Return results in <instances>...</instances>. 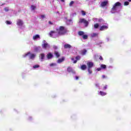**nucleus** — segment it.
<instances>
[{"label":"nucleus","mask_w":131,"mask_h":131,"mask_svg":"<svg viewBox=\"0 0 131 131\" xmlns=\"http://www.w3.org/2000/svg\"><path fill=\"white\" fill-rule=\"evenodd\" d=\"M56 31L58 35H64L67 33V29L64 26H60L59 29H56Z\"/></svg>","instance_id":"obj_1"},{"label":"nucleus","mask_w":131,"mask_h":131,"mask_svg":"<svg viewBox=\"0 0 131 131\" xmlns=\"http://www.w3.org/2000/svg\"><path fill=\"white\" fill-rule=\"evenodd\" d=\"M118 7H121V3H120V2H116L114 6L113 7V8L111 9V13H112V14H114L117 8H118Z\"/></svg>","instance_id":"obj_2"},{"label":"nucleus","mask_w":131,"mask_h":131,"mask_svg":"<svg viewBox=\"0 0 131 131\" xmlns=\"http://www.w3.org/2000/svg\"><path fill=\"white\" fill-rule=\"evenodd\" d=\"M79 23H83L85 25V27H88V26H89V21L84 18H80L79 19Z\"/></svg>","instance_id":"obj_3"},{"label":"nucleus","mask_w":131,"mask_h":131,"mask_svg":"<svg viewBox=\"0 0 131 131\" xmlns=\"http://www.w3.org/2000/svg\"><path fill=\"white\" fill-rule=\"evenodd\" d=\"M29 55H30L29 56V58L31 59H33L34 58H35V54H31L30 52H28L25 55H24V57L25 58V57H27Z\"/></svg>","instance_id":"obj_4"},{"label":"nucleus","mask_w":131,"mask_h":131,"mask_svg":"<svg viewBox=\"0 0 131 131\" xmlns=\"http://www.w3.org/2000/svg\"><path fill=\"white\" fill-rule=\"evenodd\" d=\"M81 58V57H80V56L78 55V56H76V57H75L76 60H74V57H72L71 60H72V61H73L74 64H76L77 63V61H79V60H80Z\"/></svg>","instance_id":"obj_5"},{"label":"nucleus","mask_w":131,"mask_h":131,"mask_svg":"<svg viewBox=\"0 0 131 131\" xmlns=\"http://www.w3.org/2000/svg\"><path fill=\"white\" fill-rule=\"evenodd\" d=\"M43 43L42 45V49H47V48H49L50 46L49 44L47 42L46 40L43 41Z\"/></svg>","instance_id":"obj_6"},{"label":"nucleus","mask_w":131,"mask_h":131,"mask_svg":"<svg viewBox=\"0 0 131 131\" xmlns=\"http://www.w3.org/2000/svg\"><path fill=\"white\" fill-rule=\"evenodd\" d=\"M67 71L69 73H73L74 74H75V71H73V69H72L71 67H68L67 68Z\"/></svg>","instance_id":"obj_7"},{"label":"nucleus","mask_w":131,"mask_h":131,"mask_svg":"<svg viewBox=\"0 0 131 131\" xmlns=\"http://www.w3.org/2000/svg\"><path fill=\"white\" fill-rule=\"evenodd\" d=\"M108 4V1H104L103 2H101L100 4V7L102 8H104V7H106L107 5Z\"/></svg>","instance_id":"obj_8"},{"label":"nucleus","mask_w":131,"mask_h":131,"mask_svg":"<svg viewBox=\"0 0 131 131\" xmlns=\"http://www.w3.org/2000/svg\"><path fill=\"white\" fill-rule=\"evenodd\" d=\"M65 61V57H62L61 58H59L57 60V62L58 64L62 63V62H64Z\"/></svg>","instance_id":"obj_9"},{"label":"nucleus","mask_w":131,"mask_h":131,"mask_svg":"<svg viewBox=\"0 0 131 131\" xmlns=\"http://www.w3.org/2000/svg\"><path fill=\"white\" fill-rule=\"evenodd\" d=\"M55 33H56V31H51L49 32V35H50V37H55Z\"/></svg>","instance_id":"obj_10"},{"label":"nucleus","mask_w":131,"mask_h":131,"mask_svg":"<svg viewBox=\"0 0 131 131\" xmlns=\"http://www.w3.org/2000/svg\"><path fill=\"white\" fill-rule=\"evenodd\" d=\"M105 29H108V26H102L100 27L99 30L100 31H103V30H105Z\"/></svg>","instance_id":"obj_11"},{"label":"nucleus","mask_w":131,"mask_h":131,"mask_svg":"<svg viewBox=\"0 0 131 131\" xmlns=\"http://www.w3.org/2000/svg\"><path fill=\"white\" fill-rule=\"evenodd\" d=\"M87 65L88 66L89 69H91V68H92V67H94V63L91 61L88 62Z\"/></svg>","instance_id":"obj_12"},{"label":"nucleus","mask_w":131,"mask_h":131,"mask_svg":"<svg viewBox=\"0 0 131 131\" xmlns=\"http://www.w3.org/2000/svg\"><path fill=\"white\" fill-rule=\"evenodd\" d=\"M54 54L56 58H59L60 56H61V55L60 54V53L57 51H54Z\"/></svg>","instance_id":"obj_13"},{"label":"nucleus","mask_w":131,"mask_h":131,"mask_svg":"<svg viewBox=\"0 0 131 131\" xmlns=\"http://www.w3.org/2000/svg\"><path fill=\"white\" fill-rule=\"evenodd\" d=\"M86 52H88V51L86 49H83L80 51V54L82 55V56H84V55L86 54Z\"/></svg>","instance_id":"obj_14"},{"label":"nucleus","mask_w":131,"mask_h":131,"mask_svg":"<svg viewBox=\"0 0 131 131\" xmlns=\"http://www.w3.org/2000/svg\"><path fill=\"white\" fill-rule=\"evenodd\" d=\"M17 24L18 26H22L23 25V21L21 19H18L17 21Z\"/></svg>","instance_id":"obj_15"},{"label":"nucleus","mask_w":131,"mask_h":131,"mask_svg":"<svg viewBox=\"0 0 131 131\" xmlns=\"http://www.w3.org/2000/svg\"><path fill=\"white\" fill-rule=\"evenodd\" d=\"M63 47H64V49H71V48H72L71 45H70L69 44H67V43L65 44Z\"/></svg>","instance_id":"obj_16"},{"label":"nucleus","mask_w":131,"mask_h":131,"mask_svg":"<svg viewBox=\"0 0 131 131\" xmlns=\"http://www.w3.org/2000/svg\"><path fill=\"white\" fill-rule=\"evenodd\" d=\"M53 58V54L51 53H49L47 54V59H50Z\"/></svg>","instance_id":"obj_17"},{"label":"nucleus","mask_w":131,"mask_h":131,"mask_svg":"<svg viewBox=\"0 0 131 131\" xmlns=\"http://www.w3.org/2000/svg\"><path fill=\"white\" fill-rule=\"evenodd\" d=\"M37 38H40L39 35H35L33 36V39H34V40H35V39H37Z\"/></svg>","instance_id":"obj_18"},{"label":"nucleus","mask_w":131,"mask_h":131,"mask_svg":"<svg viewBox=\"0 0 131 131\" xmlns=\"http://www.w3.org/2000/svg\"><path fill=\"white\" fill-rule=\"evenodd\" d=\"M81 70H85V69H86V65L82 64L81 66Z\"/></svg>","instance_id":"obj_19"},{"label":"nucleus","mask_w":131,"mask_h":131,"mask_svg":"<svg viewBox=\"0 0 131 131\" xmlns=\"http://www.w3.org/2000/svg\"><path fill=\"white\" fill-rule=\"evenodd\" d=\"M78 35L80 36H83L84 35V32H83V31H80L78 32Z\"/></svg>","instance_id":"obj_20"},{"label":"nucleus","mask_w":131,"mask_h":131,"mask_svg":"<svg viewBox=\"0 0 131 131\" xmlns=\"http://www.w3.org/2000/svg\"><path fill=\"white\" fill-rule=\"evenodd\" d=\"M99 94L102 96H106L107 95V93L102 92V91H100Z\"/></svg>","instance_id":"obj_21"},{"label":"nucleus","mask_w":131,"mask_h":131,"mask_svg":"<svg viewBox=\"0 0 131 131\" xmlns=\"http://www.w3.org/2000/svg\"><path fill=\"white\" fill-rule=\"evenodd\" d=\"M99 26H100L99 24L96 23V24H94V28H95V29H97V28H99Z\"/></svg>","instance_id":"obj_22"},{"label":"nucleus","mask_w":131,"mask_h":131,"mask_svg":"<svg viewBox=\"0 0 131 131\" xmlns=\"http://www.w3.org/2000/svg\"><path fill=\"white\" fill-rule=\"evenodd\" d=\"M100 68L101 69H106V66L105 64H101Z\"/></svg>","instance_id":"obj_23"},{"label":"nucleus","mask_w":131,"mask_h":131,"mask_svg":"<svg viewBox=\"0 0 131 131\" xmlns=\"http://www.w3.org/2000/svg\"><path fill=\"white\" fill-rule=\"evenodd\" d=\"M31 8L32 11H34V10L36 9V6H35L34 5H31Z\"/></svg>","instance_id":"obj_24"},{"label":"nucleus","mask_w":131,"mask_h":131,"mask_svg":"<svg viewBox=\"0 0 131 131\" xmlns=\"http://www.w3.org/2000/svg\"><path fill=\"white\" fill-rule=\"evenodd\" d=\"M40 56L41 60H43V59H45V54L43 53L41 54Z\"/></svg>","instance_id":"obj_25"},{"label":"nucleus","mask_w":131,"mask_h":131,"mask_svg":"<svg viewBox=\"0 0 131 131\" xmlns=\"http://www.w3.org/2000/svg\"><path fill=\"white\" fill-rule=\"evenodd\" d=\"M82 38L84 39H88V35H84L82 36Z\"/></svg>","instance_id":"obj_26"},{"label":"nucleus","mask_w":131,"mask_h":131,"mask_svg":"<svg viewBox=\"0 0 131 131\" xmlns=\"http://www.w3.org/2000/svg\"><path fill=\"white\" fill-rule=\"evenodd\" d=\"M39 65H38V64H36V65L34 66L33 67V68H34V69H36V68H39Z\"/></svg>","instance_id":"obj_27"},{"label":"nucleus","mask_w":131,"mask_h":131,"mask_svg":"<svg viewBox=\"0 0 131 131\" xmlns=\"http://www.w3.org/2000/svg\"><path fill=\"white\" fill-rule=\"evenodd\" d=\"M129 5V2H125L124 3V6H128Z\"/></svg>","instance_id":"obj_28"},{"label":"nucleus","mask_w":131,"mask_h":131,"mask_svg":"<svg viewBox=\"0 0 131 131\" xmlns=\"http://www.w3.org/2000/svg\"><path fill=\"white\" fill-rule=\"evenodd\" d=\"M73 4H74V1H71L69 4L70 7H72Z\"/></svg>","instance_id":"obj_29"},{"label":"nucleus","mask_w":131,"mask_h":131,"mask_svg":"<svg viewBox=\"0 0 131 131\" xmlns=\"http://www.w3.org/2000/svg\"><path fill=\"white\" fill-rule=\"evenodd\" d=\"M81 14H82V15L83 16H85L86 13L84 11L82 10V11H81Z\"/></svg>","instance_id":"obj_30"},{"label":"nucleus","mask_w":131,"mask_h":131,"mask_svg":"<svg viewBox=\"0 0 131 131\" xmlns=\"http://www.w3.org/2000/svg\"><path fill=\"white\" fill-rule=\"evenodd\" d=\"M6 24H7L8 25H11V24H12V23H11V21H10L7 20Z\"/></svg>","instance_id":"obj_31"},{"label":"nucleus","mask_w":131,"mask_h":131,"mask_svg":"<svg viewBox=\"0 0 131 131\" xmlns=\"http://www.w3.org/2000/svg\"><path fill=\"white\" fill-rule=\"evenodd\" d=\"M88 72L90 74H92V73H93V71L91 70V69H89V68H88Z\"/></svg>","instance_id":"obj_32"},{"label":"nucleus","mask_w":131,"mask_h":131,"mask_svg":"<svg viewBox=\"0 0 131 131\" xmlns=\"http://www.w3.org/2000/svg\"><path fill=\"white\" fill-rule=\"evenodd\" d=\"M4 10L5 12H9V8L7 7L5 8Z\"/></svg>","instance_id":"obj_33"},{"label":"nucleus","mask_w":131,"mask_h":131,"mask_svg":"<svg viewBox=\"0 0 131 131\" xmlns=\"http://www.w3.org/2000/svg\"><path fill=\"white\" fill-rule=\"evenodd\" d=\"M92 36L95 37V36H98V34L94 33L93 34Z\"/></svg>","instance_id":"obj_34"},{"label":"nucleus","mask_w":131,"mask_h":131,"mask_svg":"<svg viewBox=\"0 0 131 131\" xmlns=\"http://www.w3.org/2000/svg\"><path fill=\"white\" fill-rule=\"evenodd\" d=\"M50 66L51 67H52V66H56V63H51V64H50Z\"/></svg>","instance_id":"obj_35"},{"label":"nucleus","mask_w":131,"mask_h":131,"mask_svg":"<svg viewBox=\"0 0 131 131\" xmlns=\"http://www.w3.org/2000/svg\"><path fill=\"white\" fill-rule=\"evenodd\" d=\"M97 71H101L102 70V69L100 68H98L97 69Z\"/></svg>","instance_id":"obj_36"},{"label":"nucleus","mask_w":131,"mask_h":131,"mask_svg":"<svg viewBox=\"0 0 131 131\" xmlns=\"http://www.w3.org/2000/svg\"><path fill=\"white\" fill-rule=\"evenodd\" d=\"M38 49H39L38 47H36V48H35V51L36 52H37L38 51Z\"/></svg>","instance_id":"obj_37"},{"label":"nucleus","mask_w":131,"mask_h":131,"mask_svg":"<svg viewBox=\"0 0 131 131\" xmlns=\"http://www.w3.org/2000/svg\"><path fill=\"white\" fill-rule=\"evenodd\" d=\"M41 18L43 19V18H46V16L45 15H41Z\"/></svg>","instance_id":"obj_38"},{"label":"nucleus","mask_w":131,"mask_h":131,"mask_svg":"<svg viewBox=\"0 0 131 131\" xmlns=\"http://www.w3.org/2000/svg\"><path fill=\"white\" fill-rule=\"evenodd\" d=\"M48 23H49V24H50V25H53L54 24H53V23H52V21H49V22H48Z\"/></svg>","instance_id":"obj_39"},{"label":"nucleus","mask_w":131,"mask_h":131,"mask_svg":"<svg viewBox=\"0 0 131 131\" xmlns=\"http://www.w3.org/2000/svg\"><path fill=\"white\" fill-rule=\"evenodd\" d=\"M99 60H100L101 61H103V57L102 56H100Z\"/></svg>","instance_id":"obj_40"},{"label":"nucleus","mask_w":131,"mask_h":131,"mask_svg":"<svg viewBox=\"0 0 131 131\" xmlns=\"http://www.w3.org/2000/svg\"><path fill=\"white\" fill-rule=\"evenodd\" d=\"M103 90H107V85H105V86H104Z\"/></svg>","instance_id":"obj_41"},{"label":"nucleus","mask_w":131,"mask_h":131,"mask_svg":"<svg viewBox=\"0 0 131 131\" xmlns=\"http://www.w3.org/2000/svg\"><path fill=\"white\" fill-rule=\"evenodd\" d=\"M75 78H76V80H78V79H79V77L77 76L75 77Z\"/></svg>","instance_id":"obj_42"},{"label":"nucleus","mask_w":131,"mask_h":131,"mask_svg":"<svg viewBox=\"0 0 131 131\" xmlns=\"http://www.w3.org/2000/svg\"><path fill=\"white\" fill-rule=\"evenodd\" d=\"M53 48L54 50H57V49H58V47H57V46H54Z\"/></svg>","instance_id":"obj_43"},{"label":"nucleus","mask_w":131,"mask_h":131,"mask_svg":"<svg viewBox=\"0 0 131 131\" xmlns=\"http://www.w3.org/2000/svg\"><path fill=\"white\" fill-rule=\"evenodd\" d=\"M102 77L103 79L106 78V76L105 75H102Z\"/></svg>","instance_id":"obj_44"},{"label":"nucleus","mask_w":131,"mask_h":131,"mask_svg":"<svg viewBox=\"0 0 131 131\" xmlns=\"http://www.w3.org/2000/svg\"><path fill=\"white\" fill-rule=\"evenodd\" d=\"M61 2H62V3H64L65 2V0H60Z\"/></svg>","instance_id":"obj_45"},{"label":"nucleus","mask_w":131,"mask_h":131,"mask_svg":"<svg viewBox=\"0 0 131 131\" xmlns=\"http://www.w3.org/2000/svg\"><path fill=\"white\" fill-rule=\"evenodd\" d=\"M95 85H96V86H98V84H96Z\"/></svg>","instance_id":"obj_46"},{"label":"nucleus","mask_w":131,"mask_h":131,"mask_svg":"<svg viewBox=\"0 0 131 131\" xmlns=\"http://www.w3.org/2000/svg\"><path fill=\"white\" fill-rule=\"evenodd\" d=\"M127 1H128L129 2H131V0H127Z\"/></svg>","instance_id":"obj_47"},{"label":"nucleus","mask_w":131,"mask_h":131,"mask_svg":"<svg viewBox=\"0 0 131 131\" xmlns=\"http://www.w3.org/2000/svg\"><path fill=\"white\" fill-rule=\"evenodd\" d=\"M94 1H96V0H94Z\"/></svg>","instance_id":"obj_48"}]
</instances>
